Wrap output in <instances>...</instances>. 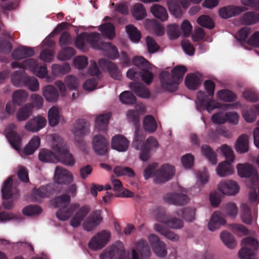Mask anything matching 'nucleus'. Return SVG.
<instances>
[{
	"label": "nucleus",
	"instance_id": "nucleus-1",
	"mask_svg": "<svg viewBox=\"0 0 259 259\" xmlns=\"http://www.w3.org/2000/svg\"><path fill=\"white\" fill-rule=\"evenodd\" d=\"M84 41L88 42L92 48L102 51L104 55L110 59H115L119 57L116 47L111 42L100 40V34L98 32H82L79 34L75 41L76 48L83 50L85 47Z\"/></svg>",
	"mask_w": 259,
	"mask_h": 259
},
{
	"label": "nucleus",
	"instance_id": "nucleus-2",
	"mask_svg": "<svg viewBox=\"0 0 259 259\" xmlns=\"http://www.w3.org/2000/svg\"><path fill=\"white\" fill-rule=\"evenodd\" d=\"M58 155L55 154L50 150L41 149L38 155L40 161L46 162L56 163L61 161L63 164L72 166L75 163V160L73 156L69 152L68 147L64 143H59L54 146Z\"/></svg>",
	"mask_w": 259,
	"mask_h": 259
},
{
	"label": "nucleus",
	"instance_id": "nucleus-3",
	"mask_svg": "<svg viewBox=\"0 0 259 259\" xmlns=\"http://www.w3.org/2000/svg\"><path fill=\"white\" fill-rule=\"evenodd\" d=\"M187 71V68L183 65L173 68L171 75L168 72L163 71L159 75L161 88L168 92H175L178 89V85L182 81Z\"/></svg>",
	"mask_w": 259,
	"mask_h": 259
},
{
	"label": "nucleus",
	"instance_id": "nucleus-4",
	"mask_svg": "<svg viewBox=\"0 0 259 259\" xmlns=\"http://www.w3.org/2000/svg\"><path fill=\"white\" fill-rule=\"evenodd\" d=\"M154 164H149L144 170V177L148 180L154 177V181L156 184L166 182L170 180L175 175V167L168 164H163L159 169L155 170Z\"/></svg>",
	"mask_w": 259,
	"mask_h": 259
},
{
	"label": "nucleus",
	"instance_id": "nucleus-5",
	"mask_svg": "<svg viewBox=\"0 0 259 259\" xmlns=\"http://www.w3.org/2000/svg\"><path fill=\"white\" fill-rule=\"evenodd\" d=\"M70 200V196L67 194L56 197L54 199V206L60 208L56 212V217L59 220L65 221L68 220L75 210L79 208V204L77 203L69 205Z\"/></svg>",
	"mask_w": 259,
	"mask_h": 259
},
{
	"label": "nucleus",
	"instance_id": "nucleus-6",
	"mask_svg": "<svg viewBox=\"0 0 259 259\" xmlns=\"http://www.w3.org/2000/svg\"><path fill=\"white\" fill-rule=\"evenodd\" d=\"M220 149L227 160L219 164L217 168V174L222 177H227L232 174L234 171L231 163L234 161L235 156L232 149L226 144L222 145Z\"/></svg>",
	"mask_w": 259,
	"mask_h": 259
},
{
	"label": "nucleus",
	"instance_id": "nucleus-7",
	"mask_svg": "<svg viewBox=\"0 0 259 259\" xmlns=\"http://www.w3.org/2000/svg\"><path fill=\"white\" fill-rule=\"evenodd\" d=\"M12 68H20L23 70H29L39 78H45L48 74V70L46 65H39L37 60L29 58L20 63L17 61L11 64Z\"/></svg>",
	"mask_w": 259,
	"mask_h": 259
},
{
	"label": "nucleus",
	"instance_id": "nucleus-8",
	"mask_svg": "<svg viewBox=\"0 0 259 259\" xmlns=\"http://www.w3.org/2000/svg\"><path fill=\"white\" fill-rule=\"evenodd\" d=\"M134 65L140 69L139 72V77L147 84H150L153 80L154 75L150 71L151 68L149 62L142 56H136L133 58Z\"/></svg>",
	"mask_w": 259,
	"mask_h": 259
},
{
	"label": "nucleus",
	"instance_id": "nucleus-9",
	"mask_svg": "<svg viewBox=\"0 0 259 259\" xmlns=\"http://www.w3.org/2000/svg\"><path fill=\"white\" fill-rule=\"evenodd\" d=\"M243 247L239 251V256L241 259H256L255 251L259 248L258 241L252 237H247L242 240Z\"/></svg>",
	"mask_w": 259,
	"mask_h": 259
},
{
	"label": "nucleus",
	"instance_id": "nucleus-10",
	"mask_svg": "<svg viewBox=\"0 0 259 259\" xmlns=\"http://www.w3.org/2000/svg\"><path fill=\"white\" fill-rule=\"evenodd\" d=\"M110 237L108 231L103 230L92 237L89 243V247L93 250L101 249L108 243Z\"/></svg>",
	"mask_w": 259,
	"mask_h": 259
},
{
	"label": "nucleus",
	"instance_id": "nucleus-11",
	"mask_svg": "<svg viewBox=\"0 0 259 259\" xmlns=\"http://www.w3.org/2000/svg\"><path fill=\"white\" fill-rule=\"evenodd\" d=\"M108 257L110 259H131L129 255L125 254V250L122 243H119L118 245H113L105 252L100 255V259H105Z\"/></svg>",
	"mask_w": 259,
	"mask_h": 259
},
{
	"label": "nucleus",
	"instance_id": "nucleus-12",
	"mask_svg": "<svg viewBox=\"0 0 259 259\" xmlns=\"http://www.w3.org/2000/svg\"><path fill=\"white\" fill-rule=\"evenodd\" d=\"M197 103L200 107L210 112L215 108H221L223 104L209 99L203 91H199L197 95Z\"/></svg>",
	"mask_w": 259,
	"mask_h": 259
},
{
	"label": "nucleus",
	"instance_id": "nucleus-13",
	"mask_svg": "<svg viewBox=\"0 0 259 259\" xmlns=\"http://www.w3.org/2000/svg\"><path fill=\"white\" fill-rule=\"evenodd\" d=\"M157 221L166 224L174 229H181L184 226L183 221L180 219L167 215L163 209H160L156 215Z\"/></svg>",
	"mask_w": 259,
	"mask_h": 259
},
{
	"label": "nucleus",
	"instance_id": "nucleus-14",
	"mask_svg": "<svg viewBox=\"0 0 259 259\" xmlns=\"http://www.w3.org/2000/svg\"><path fill=\"white\" fill-rule=\"evenodd\" d=\"M238 175L241 177L250 178V183L254 185L258 181V174L253 166L248 163L238 164L237 166Z\"/></svg>",
	"mask_w": 259,
	"mask_h": 259
},
{
	"label": "nucleus",
	"instance_id": "nucleus-15",
	"mask_svg": "<svg viewBox=\"0 0 259 259\" xmlns=\"http://www.w3.org/2000/svg\"><path fill=\"white\" fill-rule=\"evenodd\" d=\"M98 63L101 69L107 70L112 78L118 80H121L122 76L121 72L115 63L104 58L100 59Z\"/></svg>",
	"mask_w": 259,
	"mask_h": 259
},
{
	"label": "nucleus",
	"instance_id": "nucleus-16",
	"mask_svg": "<svg viewBox=\"0 0 259 259\" xmlns=\"http://www.w3.org/2000/svg\"><path fill=\"white\" fill-rule=\"evenodd\" d=\"M101 212L99 209L91 213L83 223V229L89 232L94 230L102 221Z\"/></svg>",
	"mask_w": 259,
	"mask_h": 259
},
{
	"label": "nucleus",
	"instance_id": "nucleus-17",
	"mask_svg": "<svg viewBox=\"0 0 259 259\" xmlns=\"http://www.w3.org/2000/svg\"><path fill=\"white\" fill-rule=\"evenodd\" d=\"M16 125L11 123L6 127L5 132L6 136L11 145L16 149L19 150L21 145V138L16 132Z\"/></svg>",
	"mask_w": 259,
	"mask_h": 259
},
{
	"label": "nucleus",
	"instance_id": "nucleus-18",
	"mask_svg": "<svg viewBox=\"0 0 259 259\" xmlns=\"http://www.w3.org/2000/svg\"><path fill=\"white\" fill-rule=\"evenodd\" d=\"M149 241L154 252L160 257H164L167 254L165 243L160 241L159 237L154 234H151L148 237Z\"/></svg>",
	"mask_w": 259,
	"mask_h": 259
},
{
	"label": "nucleus",
	"instance_id": "nucleus-19",
	"mask_svg": "<svg viewBox=\"0 0 259 259\" xmlns=\"http://www.w3.org/2000/svg\"><path fill=\"white\" fill-rule=\"evenodd\" d=\"M218 189L223 194L235 195L239 192L240 187L236 182L229 180L221 182L218 186Z\"/></svg>",
	"mask_w": 259,
	"mask_h": 259
},
{
	"label": "nucleus",
	"instance_id": "nucleus-20",
	"mask_svg": "<svg viewBox=\"0 0 259 259\" xmlns=\"http://www.w3.org/2000/svg\"><path fill=\"white\" fill-rule=\"evenodd\" d=\"M55 189L52 185L48 184L42 186L39 188H34L31 193V198L35 201H38L41 198L49 197L53 195Z\"/></svg>",
	"mask_w": 259,
	"mask_h": 259
},
{
	"label": "nucleus",
	"instance_id": "nucleus-21",
	"mask_svg": "<svg viewBox=\"0 0 259 259\" xmlns=\"http://www.w3.org/2000/svg\"><path fill=\"white\" fill-rule=\"evenodd\" d=\"M136 248V250L134 249L132 250V259H139L138 253L142 258H147L151 254L150 248L147 242L143 239L137 242Z\"/></svg>",
	"mask_w": 259,
	"mask_h": 259
},
{
	"label": "nucleus",
	"instance_id": "nucleus-22",
	"mask_svg": "<svg viewBox=\"0 0 259 259\" xmlns=\"http://www.w3.org/2000/svg\"><path fill=\"white\" fill-rule=\"evenodd\" d=\"M164 199L169 204L180 206L187 204L189 200L186 194L180 193H167L164 196Z\"/></svg>",
	"mask_w": 259,
	"mask_h": 259
},
{
	"label": "nucleus",
	"instance_id": "nucleus-23",
	"mask_svg": "<svg viewBox=\"0 0 259 259\" xmlns=\"http://www.w3.org/2000/svg\"><path fill=\"white\" fill-rule=\"evenodd\" d=\"M246 10L247 8L244 7L229 5L221 8L219 10V14L222 18L228 19L238 15Z\"/></svg>",
	"mask_w": 259,
	"mask_h": 259
},
{
	"label": "nucleus",
	"instance_id": "nucleus-24",
	"mask_svg": "<svg viewBox=\"0 0 259 259\" xmlns=\"http://www.w3.org/2000/svg\"><path fill=\"white\" fill-rule=\"evenodd\" d=\"M108 142L102 135H97L93 139V147L95 151L99 155H104L108 151Z\"/></svg>",
	"mask_w": 259,
	"mask_h": 259
},
{
	"label": "nucleus",
	"instance_id": "nucleus-25",
	"mask_svg": "<svg viewBox=\"0 0 259 259\" xmlns=\"http://www.w3.org/2000/svg\"><path fill=\"white\" fill-rule=\"evenodd\" d=\"M54 180L59 184H68L72 181V176L66 169L56 166L55 171Z\"/></svg>",
	"mask_w": 259,
	"mask_h": 259
},
{
	"label": "nucleus",
	"instance_id": "nucleus-26",
	"mask_svg": "<svg viewBox=\"0 0 259 259\" xmlns=\"http://www.w3.org/2000/svg\"><path fill=\"white\" fill-rule=\"evenodd\" d=\"M90 123L84 119H78L75 121L73 128V134L78 137H83L90 133Z\"/></svg>",
	"mask_w": 259,
	"mask_h": 259
},
{
	"label": "nucleus",
	"instance_id": "nucleus-27",
	"mask_svg": "<svg viewBox=\"0 0 259 259\" xmlns=\"http://www.w3.org/2000/svg\"><path fill=\"white\" fill-rule=\"evenodd\" d=\"M47 123L46 119L41 116H37L30 119L26 122L25 128L29 132H36L44 128Z\"/></svg>",
	"mask_w": 259,
	"mask_h": 259
},
{
	"label": "nucleus",
	"instance_id": "nucleus-28",
	"mask_svg": "<svg viewBox=\"0 0 259 259\" xmlns=\"http://www.w3.org/2000/svg\"><path fill=\"white\" fill-rule=\"evenodd\" d=\"M90 207L88 205H84L81 207L70 220V225L73 228H77L79 226L90 212Z\"/></svg>",
	"mask_w": 259,
	"mask_h": 259
},
{
	"label": "nucleus",
	"instance_id": "nucleus-29",
	"mask_svg": "<svg viewBox=\"0 0 259 259\" xmlns=\"http://www.w3.org/2000/svg\"><path fill=\"white\" fill-rule=\"evenodd\" d=\"M130 142L123 136L118 135L112 139L111 147L119 152L126 151L129 146Z\"/></svg>",
	"mask_w": 259,
	"mask_h": 259
},
{
	"label": "nucleus",
	"instance_id": "nucleus-30",
	"mask_svg": "<svg viewBox=\"0 0 259 259\" xmlns=\"http://www.w3.org/2000/svg\"><path fill=\"white\" fill-rule=\"evenodd\" d=\"M129 87L139 97L148 99L150 97L151 94L149 89L142 83L131 82Z\"/></svg>",
	"mask_w": 259,
	"mask_h": 259
},
{
	"label": "nucleus",
	"instance_id": "nucleus-31",
	"mask_svg": "<svg viewBox=\"0 0 259 259\" xmlns=\"http://www.w3.org/2000/svg\"><path fill=\"white\" fill-rule=\"evenodd\" d=\"M34 52L30 47L21 46L15 49L12 54V57L16 60H21L33 56Z\"/></svg>",
	"mask_w": 259,
	"mask_h": 259
},
{
	"label": "nucleus",
	"instance_id": "nucleus-32",
	"mask_svg": "<svg viewBox=\"0 0 259 259\" xmlns=\"http://www.w3.org/2000/svg\"><path fill=\"white\" fill-rule=\"evenodd\" d=\"M111 116L110 112L98 115L95 120L96 130L100 132H105Z\"/></svg>",
	"mask_w": 259,
	"mask_h": 259
},
{
	"label": "nucleus",
	"instance_id": "nucleus-33",
	"mask_svg": "<svg viewBox=\"0 0 259 259\" xmlns=\"http://www.w3.org/2000/svg\"><path fill=\"white\" fill-rule=\"evenodd\" d=\"M42 95L46 100L49 102H56L59 97L57 89L52 85H47L42 89Z\"/></svg>",
	"mask_w": 259,
	"mask_h": 259
},
{
	"label": "nucleus",
	"instance_id": "nucleus-34",
	"mask_svg": "<svg viewBox=\"0 0 259 259\" xmlns=\"http://www.w3.org/2000/svg\"><path fill=\"white\" fill-rule=\"evenodd\" d=\"M243 24L251 25L259 22V13L250 11L244 13L240 18Z\"/></svg>",
	"mask_w": 259,
	"mask_h": 259
},
{
	"label": "nucleus",
	"instance_id": "nucleus-35",
	"mask_svg": "<svg viewBox=\"0 0 259 259\" xmlns=\"http://www.w3.org/2000/svg\"><path fill=\"white\" fill-rule=\"evenodd\" d=\"M226 221L219 212H214L211 215L208 223V228L210 231H214L220 227L225 224Z\"/></svg>",
	"mask_w": 259,
	"mask_h": 259
},
{
	"label": "nucleus",
	"instance_id": "nucleus-36",
	"mask_svg": "<svg viewBox=\"0 0 259 259\" xmlns=\"http://www.w3.org/2000/svg\"><path fill=\"white\" fill-rule=\"evenodd\" d=\"M13 182L12 177H9L4 183L1 192L3 199H9L13 196Z\"/></svg>",
	"mask_w": 259,
	"mask_h": 259
},
{
	"label": "nucleus",
	"instance_id": "nucleus-37",
	"mask_svg": "<svg viewBox=\"0 0 259 259\" xmlns=\"http://www.w3.org/2000/svg\"><path fill=\"white\" fill-rule=\"evenodd\" d=\"M150 11L153 16L161 21H164L168 18L166 10L163 7L155 4L150 9Z\"/></svg>",
	"mask_w": 259,
	"mask_h": 259
},
{
	"label": "nucleus",
	"instance_id": "nucleus-38",
	"mask_svg": "<svg viewBox=\"0 0 259 259\" xmlns=\"http://www.w3.org/2000/svg\"><path fill=\"white\" fill-rule=\"evenodd\" d=\"M235 149L237 152L244 153L249 150L248 136L246 135H242L237 140Z\"/></svg>",
	"mask_w": 259,
	"mask_h": 259
},
{
	"label": "nucleus",
	"instance_id": "nucleus-39",
	"mask_svg": "<svg viewBox=\"0 0 259 259\" xmlns=\"http://www.w3.org/2000/svg\"><path fill=\"white\" fill-rule=\"evenodd\" d=\"M154 228L157 232L172 241H177L179 239V237L178 235L169 231L160 224H155Z\"/></svg>",
	"mask_w": 259,
	"mask_h": 259
},
{
	"label": "nucleus",
	"instance_id": "nucleus-40",
	"mask_svg": "<svg viewBox=\"0 0 259 259\" xmlns=\"http://www.w3.org/2000/svg\"><path fill=\"white\" fill-rule=\"evenodd\" d=\"M27 76L24 70L16 71L12 75V82L16 87H22Z\"/></svg>",
	"mask_w": 259,
	"mask_h": 259
},
{
	"label": "nucleus",
	"instance_id": "nucleus-41",
	"mask_svg": "<svg viewBox=\"0 0 259 259\" xmlns=\"http://www.w3.org/2000/svg\"><path fill=\"white\" fill-rule=\"evenodd\" d=\"M33 106L31 104H26L18 111L16 116L18 121H25L27 119L32 112Z\"/></svg>",
	"mask_w": 259,
	"mask_h": 259
},
{
	"label": "nucleus",
	"instance_id": "nucleus-42",
	"mask_svg": "<svg viewBox=\"0 0 259 259\" xmlns=\"http://www.w3.org/2000/svg\"><path fill=\"white\" fill-rule=\"evenodd\" d=\"M176 214L187 222H192L195 219V209L191 207H186L177 210L176 211Z\"/></svg>",
	"mask_w": 259,
	"mask_h": 259
},
{
	"label": "nucleus",
	"instance_id": "nucleus-43",
	"mask_svg": "<svg viewBox=\"0 0 259 259\" xmlns=\"http://www.w3.org/2000/svg\"><path fill=\"white\" fill-rule=\"evenodd\" d=\"M201 84V80L198 76L194 74H188L185 78L186 87L191 90H196Z\"/></svg>",
	"mask_w": 259,
	"mask_h": 259
},
{
	"label": "nucleus",
	"instance_id": "nucleus-44",
	"mask_svg": "<svg viewBox=\"0 0 259 259\" xmlns=\"http://www.w3.org/2000/svg\"><path fill=\"white\" fill-rule=\"evenodd\" d=\"M40 139L38 136L33 137L25 147L24 152L26 155H31L39 147Z\"/></svg>",
	"mask_w": 259,
	"mask_h": 259
},
{
	"label": "nucleus",
	"instance_id": "nucleus-45",
	"mask_svg": "<svg viewBox=\"0 0 259 259\" xmlns=\"http://www.w3.org/2000/svg\"><path fill=\"white\" fill-rule=\"evenodd\" d=\"M99 30L109 39H112L115 36V27L111 23H106L101 25Z\"/></svg>",
	"mask_w": 259,
	"mask_h": 259
},
{
	"label": "nucleus",
	"instance_id": "nucleus-46",
	"mask_svg": "<svg viewBox=\"0 0 259 259\" xmlns=\"http://www.w3.org/2000/svg\"><path fill=\"white\" fill-rule=\"evenodd\" d=\"M218 98L225 102H232L236 100L237 97L235 94L230 90L223 89L217 93Z\"/></svg>",
	"mask_w": 259,
	"mask_h": 259
},
{
	"label": "nucleus",
	"instance_id": "nucleus-47",
	"mask_svg": "<svg viewBox=\"0 0 259 259\" xmlns=\"http://www.w3.org/2000/svg\"><path fill=\"white\" fill-rule=\"evenodd\" d=\"M143 126L145 131L150 133L154 132L157 127V124L154 117L152 115H147L143 121Z\"/></svg>",
	"mask_w": 259,
	"mask_h": 259
},
{
	"label": "nucleus",
	"instance_id": "nucleus-48",
	"mask_svg": "<svg viewBox=\"0 0 259 259\" xmlns=\"http://www.w3.org/2000/svg\"><path fill=\"white\" fill-rule=\"evenodd\" d=\"M75 54V50L73 48L67 47L60 51L57 56V58L61 61H67L70 60Z\"/></svg>",
	"mask_w": 259,
	"mask_h": 259
},
{
	"label": "nucleus",
	"instance_id": "nucleus-49",
	"mask_svg": "<svg viewBox=\"0 0 259 259\" xmlns=\"http://www.w3.org/2000/svg\"><path fill=\"white\" fill-rule=\"evenodd\" d=\"M70 69L68 63H65L63 65L54 64L52 67V73L54 76H60L68 73Z\"/></svg>",
	"mask_w": 259,
	"mask_h": 259
},
{
	"label": "nucleus",
	"instance_id": "nucleus-50",
	"mask_svg": "<svg viewBox=\"0 0 259 259\" xmlns=\"http://www.w3.org/2000/svg\"><path fill=\"white\" fill-rule=\"evenodd\" d=\"M201 149L202 154L207 158L212 164L214 165L217 163V159L216 154L210 146L204 145L201 147Z\"/></svg>",
	"mask_w": 259,
	"mask_h": 259
},
{
	"label": "nucleus",
	"instance_id": "nucleus-51",
	"mask_svg": "<svg viewBox=\"0 0 259 259\" xmlns=\"http://www.w3.org/2000/svg\"><path fill=\"white\" fill-rule=\"evenodd\" d=\"M135 137L132 143V146L137 150L142 149L144 146L145 136L140 130H135Z\"/></svg>",
	"mask_w": 259,
	"mask_h": 259
},
{
	"label": "nucleus",
	"instance_id": "nucleus-52",
	"mask_svg": "<svg viewBox=\"0 0 259 259\" xmlns=\"http://www.w3.org/2000/svg\"><path fill=\"white\" fill-rule=\"evenodd\" d=\"M48 120L49 124L52 126L56 125L59 122L60 115L56 107L53 106L49 110Z\"/></svg>",
	"mask_w": 259,
	"mask_h": 259
},
{
	"label": "nucleus",
	"instance_id": "nucleus-53",
	"mask_svg": "<svg viewBox=\"0 0 259 259\" xmlns=\"http://www.w3.org/2000/svg\"><path fill=\"white\" fill-rule=\"evenodd\" d=\"M241 208V220L242 222L247 225L251 224L252 218L249 206L247 204L244 203L242 204Z\"/></svg>",
	"mask_w": 259,
	"mask_h": 259
},
{
	"label": "nucleus",
	"instance_id": "nucleus-54",
	"mask_svg": "<svg viewBox=\"0 0 259 259\" xmlns=\"http://www.w3.org/2000/svg\"><path fill=\"white\" fill-rule=\"evenodd\" d=\"M126 33L130 39L134 42H138L141 38V33L134 25L129 24L125 27Z\"/></svg>",
	"mask_w": 259,
	"mask_h": 259
},
{
	"label": "nucleus",
	"instance_id": "nucleus-55",
	"mask_svg": "<svg viewBox=\"0 0 259 259\" xmlns=\"http://www.w3.org/2000/svg\"><path fill=\"white\" fill-rule=\"evenodd\" d=\"M221 238L224 244L230 248H234L237 245L234 237L227 232H222Z\"/></svg>",
	"mask_w": 259,
	"mask_h": 259
},
{
	"label": "nucleus",
	"instance_id": "nucleus-56",
	"mask_svg": "<svg viewBox=\"0 0 259 259\" xmlns=\"http://www.w3.org/2000/svg\"><path fill=\"white\" fill-rule=\"evenodd\" d=\"M27 97V92L24 90H17L13 94V101L15 104L18 105H21L24 103L26 101Z\"/></svg>",
	"mask_w": 259,
	"mask_h": 259
},
{
	"label": "nucleus",
	"instance_id": "nucleus-57",
	"mask_svg": "<svg viewBox=\"0 0 259 259\" xmlns=\"http://www.w3.org/2000/svg\"><path fill=\"white\" fill-rule=\"evenodd\" d=\"M133 16L137 20H142L146 16V11L144 6L140 3L135 4L132 11Z\"/></svg>",
	"mask_w": 259,
	"mask_h": 259
},
{
	"label": "nucleus",
	"instance_id": "nucleus-58",
	"mask_svg": "<svg viewBox=\"0 0 259 259\" xmlns=\"http://www.w3.org/2000/svg\"><path fill=\"white\" fill-rule=\"evenodd\" d=\"M120 101L123 104L132 105L136 102V97L130 91H124L119 96Z\"/></svg>",
	"mask_w": 259,
	"mask_h": 259
},
{
	"label": "nucleus",
	"instance_id": "nucleus-59",
	"mask_svg": "<svg viewBox=\"0 0 259 259\" xmlns=\"http://www.w3.org/2000/svg\"><path fill=\"white\" fill-rule=\"evenodd\" d=\"M114 174L117 176H127L130 178H133L135 176L134 170L129 167L116 166L114 169Z\"/></svg>",
	"mask_w": 259,
	"mask_h": 259
},
{
	"label": "nucleus",
	"instance_id": "nucleus-60",
	"mask_svg": "<svg viewBox=\"0 0 259 259\" xmlns=\"http://www.w3.org/2000/svg\"><path fill=\"white\" fill-rule=\"evenodd\" d=\"M23 86L27 87L32 92H36L39 90V84L38 80L34 77L27 76L25 80Z\"/></svg>",
	"mask_w": 259,
	"mask_h": 259
},
{
	"label": "nucleus",
	"instance_id": "nucleus-61",
	"mask_svg": "<svg viewBox=\"0 0 259 259\" xmlns=\"http://www.w3.org/2000/svg\"><path fill=\"white\" fill-rule=\"evenodd\" d=\"M22 212L25 215L33 216L39 214L42 212V209L37 205H29L24 208Z\"/></svg>",
	"mask_w": 259,
	"mask_h": 259
},
{
	"label": "nucleus",
	"instance_id": "nucleus-62",
	"mask_svg": "<svg viewBox=\"0 0 259 259\" xmlns=\"http://www.w3.org/2000/svg\"><path fill=\"white\" fill-rule=\"evenodd\" d=\"M197 23L201 26L208 29L214 27V24L212 19L207 15H201L197 19Z\"/></svg>",
	"mask_w": 259,
	"mask_h": 259
},
{
	"label": "nucleus",
	"instance_id": "nucleus-63",
	"mask_svg": "<svg viewBox=\"0 0 259 259\" xmlns=\"http://www.w3.org/2000/svg\"><path fill=\"white\" fill-rule=\"evenodd\" d=\"M167 33L170 39L178 38L180 35L179 25L177 24H171L168 25Z\"/></svg>",
	"mask_w": 259,
	"mask_h": 259
},
{
	"label": "nucleus",
	"instance_id": "nucleus-64",
	"mask_svg": "<svg viewBox=\"0 0 259 259\" xmlns=\"http://www.w3.org/2000/svg\"><path fill=\"white\" fill-rule=\"evenodd\" d=\"M168 7L169 11L176 17L179 18L182 16L183 10L177 2H169Z\"/></svg>",
	"mask_w": 259,
	"mask_h": 259
}]
</instances>
